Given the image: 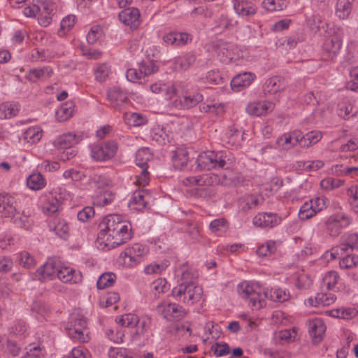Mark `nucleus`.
I'll return each instance as SVG.
<instances>
[{
    "label": "nucleus",
    "mask_w": 358,
    "mask_h": 358,
    "mask_svg": "<svg viewBox=\"0 0 358 358\" xmlns=\"http://www.w3.org/2000/svg\"><path fill=\"white\" fill-rule=\"evenodd\" d=\"M99 244L108 250L129 241L132 237L131 224L120 215H108L99 224Z\"/></svg>",
    "instance_id": "obj_1"
},
{
    "label": "nucleus",
    "mask_w": 358,
    "mask_h": 358,
    "mask_svg": "<svg viewBox=\"0 0 358 358\" xmlns=\"http://www.w3.org/2000/svg\"><path fill=\"white\" fill-rule=\"evenodd\" d=\"M312 21L308 20V25L312 30L315 31L324 30L327 34L322 45V50L327 55H323V59L324 60L333 59L339 52L342 45V29L327 24L318 15H314Z\"/></svg>",
    "instance_id": "obj_2"
},
{
    "label": "nucleus",
    "mask_w": 358,
    "mask_h": 358,
    "mask_svg": "<svg viewBox=\"0 0 358 358\" xmlns=\"http://www.w3.org/2000/svg\"><path fill=\"white\" fill-rule=\"evenodd\" d=\"M214 51L217 58L224 64L243 66L249 61L248 50H242L231 43L217 41L214 45Z\"/></svg>",
    "instance_id": "obj_3"
},
{
    "label": "nucleus",
    "mask_w": 358,
    "mask_h": 358,
    "mask_svg": "<svg viewBox=\"0 0 358 358\" xmlns=\"http://www.w3.org/2000/svg\"><path fill=\"white\" fill-rule=\"evenodd\" d=\"M238 293L252 308L259 309L262 307L268 292L258 283L243 282L238 286Z\"/></svg>",
    "instance_id": "obj_4"
},
{
    "label": "nucleus",
    "mask_w": 358,
    "mask_h": 358,
    "mask_svg": "<svg viewBox=\"0 0 358 358\" xmlns=\"http://www.w3.org/2000/svg\"><path fill=\"white\" fill-rule=\"evenodd\" d=\"M172 295L183 303H196L200 301L203 295V289L194 282H182L175 287L172 290Z\"/></svg>",
    "instance_id": "obj_5"
},
{
    "label": "nucleus",
    "mask_w": 358,
    "mask_h": 358,
    "mask_svg": "<svg viewBox=\"0 0 358 358\" xmlns=\"http://www.w3.org/2000/svg\"><path fill=\"white\" fill-rule=\"evenodd\" d=\"M148 251L139 243H135L132 246L127 248L122 254L124 264L128 266H135L144 261Z\"/></svg>",
    "instance_id": "obj_6"
},
{
    "label": "nucleus",
    "mask_w": 358,
    "mask_h": 358,
    "mask_svg": "<svg viewBox=\"0 0 358 358\" xmlns=\"http://www.w3.org/2000/svg\"><path fill=\"white\" fill-rule=\"evenodd\" d=\"M118 145L115 141H107L93 146L91 155L96 161H107L115 157Z\"/></svg>",
    "instance_id": "obj_7"
},
{
    "label": "nucleus",
    "mask_w": 358,
    "mask_h": 358,
    "mask_svg": "<svg viewBox=\"0 0 358 358\" xmlns=\"http://www.w3.org/2000/svg\"><path fill=\"white\" fill-rule=\"evenodd\" d=\"M350 223V220L345 214L339 213L330 215L325 221V227L327 233L331 236H338L342 231V229L348 227Z\"/></svg>",
    "instance_id": "obj_8"
},
{
    "label": "nucleus",
    "mask_w": 358,
    "mask_h": 358,
    "mask_svg": "<svg viewBox=\"0 0 358 358\" xmlns=\"http://www.w3.org/2000/svg\"><path fill=\"white\" fill-rule=\"evenodd\" d=\"M197 167L200 170H210L213 168H223L226 164L224 159L218 158L213 151L201 152L196 159Z\"/></svg>",
    "instance_id": "obj_9"
},
{
    "label": "nucleus",
    "mask_w": 358,
    "mask_h": 358,
    "mask_svg": "<svg viewBox=\"0 0 358 358\" xmlns=\"http://www.w3.org/2000/svg\"><path fill=\"white\" fill-rule=\"evenodd\" d=\"M118 17L122 24L131 29H136L140 24V13L135 8H129L122 10Z\"/></svg>",
    "instance_id": "obj_10"
},
{
    "label": "nucleus",
    "mask_w": 358,
    "mask_h": 358,
    "mask_svg": "<svg viewBox=\"0 0 358 358\" xmlns=\"http://www.w3.org/2000/svg\"><path fill=\"white\" fill-rule=\"evenodd\" d=\"M255 73L250 71H244L236 75L231 80V87L232 90L245 89L250 87L252 83L256 80Z\"/></svg>",
    "instance_id": "obj_11"
},
{
    "label": "nucleus",
    "mask_w": 358,
    "mask_h": 358,
    "mask_svg": "<svg viewBox=\"0 0 358 358\" xmlns=\"http://www.w3.org/2000/svg\"><path fill=\"white\" fill-rule=\"evenodd\" d=\"M256 0H233L236 14L241 17L254 15L257 12Z\"/></svg>",
    "instance_id": "obj_12"
},
{
    "label": "nucleus",
    "mask_w": 358,
    "mask_h": 358,
    "mask_svg": "<svg viewBox=\"0 0 358 358\" xmlns=\"http://www.w3.org/2000/svg\"><path fill=\"white\" fill-rule=\"evenodd\" d=\"M57 276L64 283L78 284L83 280V275L80 271L67 266L59 267Z\"/></svg>",
    "instance_id": "obj_13"
},
{
    "label": "nucleus",
    "mask_w": 358,
    "mask_h": 358,
    "mask_svg": "<svg viewBox=\"0 0 358 358\" xmlns=\"http://www.w3.org/2000/svg\"><path fill=\"white\" fill-rule=\"evenodd\" d=\"M212 183L215 182L224 186L237 185L240 180L236 173L231 169L222 171L219 175L214 174L210 177Z\"/></svg>",
    "instance_id": "obj_14"
},
{
    "label": "nucleus",
    "mask_w": 358,
    "mask_h": 358,
    "mask_svg": "<svg viewBox=\"0 0 358 358\" xmlns=\"http://www.w3.org/2000/svg\"><path fill=\"white\" fill-rule=\"evenodd\" d=\"M308 331L313 338V342L320 343L327 329L324 322L320 318H315L308 322Z\"/></svg>",
    "instance_id": "obj_15"
},
{
    "label": "nucleus",
    "mask_w": 358,
    "mask_h": 358,
    "mask_svg": "<svg viewBox=\"0 0 358 358\" xmlns=\"http://www.w3.org/2000/svg\"><path fill=\"white\" fill-rule=\"evenodd\" d=\"M280 219L276 214L272 213H259L253 218V224L255 226L266 228L273 227L279 224Z\"/></svg>",
    "instance_id": "obj_16"
},
{
    "label": "nucleus",
    "mask_w": 358,
    "mask_h": 358,
    "mask_svg": "<svg viewBox=\"0 0 358 358\" xmlns=\"http://www.w3.org/2000/svg\"><path fill=\"white\" fill-rule=\"evenodd\" d=\"M50 227L61 238H66L69 231V226L62 214L52 217Z\"/></svg>",
    "instance_id": "obj_17"
},
{
    "label": "nucleus",
    "mask_w": 358,
    "mask_h": 358,
    "mask_svg": "<svg viewBox=\"0 0 358 358\" xmlns=\"http://www.w3.org/2000/svg\"><path fill=\"white\" fill-rule=\"evenodd\" d=\"M301 131H294L280 136L276 143L283 150H290L297 143L300 145Z\"/></svg>",
    "instance_id": "obj_18"
},
{
    "label": "nucleus",
    "mask_w": 358,
    "mask_h": 358,
    "mask_svg": "<svg viewBox=\"0 0 358 358\" xmlns=\"http://www.w3.org/2000/svg\"><path fill=\"white\" fill-rule=\"evenodd\" d=\"M52 73L53 71L50 66L31 69L27 73L26 78L32 83L44 81L51 77Z\"/></svg>",
    "instance_id": "obj_19"
},
{
    "label": "nucleus",
    "mask_w": 358,
    "mask_h": 358,
    "mask_svg": "<svg viewBox=\"0 0 358 358\" xmlns=\"http://www.w3.org/2000/svg\"><path fill=\"white\" fill-rule=\"evenodd\" d=\"M164 317L169 321L182 320L186 315L185 310L176 303L166 305L162 310Z\"/></svg>",
    "instance_id": "obj_20"
},
{
    "label": "nucleus",
    "mask_w": 358,
    "mask_h": 358,
    "mask_svg": "<svg viewBox=\"0 0 358 358\" xmlns=\"http://www.w3.org/2000/svg\"><path fill=\"white\" fill-rule=\"evenodd\" d=\"M59 266L57 265V262L53 259L48 260L41 267L38 268L36 272V276L39 280H43L51 278L55 274L57 275V271Z\"/></svg>",
    "instance_id": "obj_21"
},
{
    "label": "nucleus",
    "mask_w": 358,
    "mask_h": 358,
    "mask_svg": "<svg viewBox=\"0 0 358 358\" xmlns=\"http://www.w3.org/2000/svg\"><path fill=\"white\" fill-rule=\"evenodd\" d=\"M191 40V36L187 33L170 32L163 37V41L167 45L180 46L187 43Z\"/></svg>",
    "instance_id": "obj_22"
},
{
    "label": "nucleus",
    "mask_w": 358,
    "mask_h": 358,
    "mask_svg": "<svg viewBox=\"0 0 358 358\" xmlns=\"http://www.w3.org/2000/svg\"><path fill=\"white\" fill-rule=\"evenodd\" d=\"M87 321L84 317L80 316L75 318L73 328L69 329V334L81 343L87 342L83 331L85 329Z\"/></svg>",
    "instance_id": "obj_23"
},
{
    "label": "nucleus",
    "mask_w": 358,
    "mask_h": 358,
    "mask_svg": "<svg viewBox=\"0 0 358 358\" xmlns=\"http://www.w3.org/2000/svg\"><path fill=\"white\" fill-rule=\"evenodd\" d=\"M273 108L274 104L271 102L258 101L250 103L247 107V112L251 115L260 116L266 115Z\"/></svg>",
    "instance_id": "obj_24"
},
{
    "label": "nucleus",
    "mask_w": 358,
    "mask_h": 358,
    "mask_svg": "<svg viewBox=\"0 0 358 358\" xmlns=\"http://www.w3.org/2000/svg\"><path fill=\"white\" fill-rule=\"evenodd\" d=\"M189 153L185 148H178L172 157L173 166L176 169L181 170L187 166Z\"/></svg>",
    "instance_id": "obj_25"
},
{
    "label": "nucleus",
    "mask_w": 358,
    "mask_h": 358,
    "mask_svg": "<svg viewBox=\"0 0 358 358\" xmlns=\"http://www.w3.org/2000/svg\"><path fill=\"white\" fill-rule=\"evenodd\" d=\"M14 199L8 195H0V215L3 217L13 215L15 212Z\"/></svg>",
    "instance_id": "obj_26"
},
{
    "label": "nucleus",
    "mask_w": 358,
    "mask_h": 358,
    "mask_svg": "<svg viewBox=\"0 0 358 358\" xmlns=\"http://www.w3.org/2000/svg\"><path fill=\"white\" fill-rule=\"evenodd\" d=\"M336 300V297L331 293H318L315 299H309L308 301L313 306H329L333 304Z\"/></svg>",
    "instance_id": "obj_27"
},
{
    "label": "nucleus",
    "mask_w": 358,
    "mask_h": 358,
    "mask_svg": "<svg viewBox=\"0 0 358 358\" xmlns=\"http://www.w3.org/2000/svg\"><path fill=\"white\" fill-rule=\"evenodd\" d=\"M20 111L17 103L5 102L0 104V119H9L15 117Z\"/></svg>",
    "instance_id": "obj_28"
},
{
    "label": "nucleus",
    "mask_w": 358,
    "mask_h": 358,
    "mask_svg": "<svg viewBox=\"0 0 358 358\" xmlns=\"http://www.w3.org/2000/svg\"><path fill=\"white\" fill-rule=\"evenodd\" d=\"M355 0H337L336 15L340 19H346L350 14Z\"/></svg>",
    "instance_id": "obj_29"
},
{
    "label": "nucleus",
    "mask_w": 358,
    "mask_h": 358,
    "mask_svg": "<svg viewBox=\"0 0 358 358\" xmlns=\"http://www.w3.org/2000/svg\"><path fill=\"white\" fill-rule=\"evenodd\" d=\"M322 138V133L319 131H312L303 135L301 132L300 146L310 147L317 143Z\"/></svg>",
    "instance_id": "obj_30"
},
{
    "label": "nucleus",
    "mask_w": 358,
    "mask_h": 358,
    "mask_svg": "<svg viewBox=\"0 0 358 358\" xmlns=\"http://www.w3.org/2000/svg\"><path fill=\"white\" fill-rule=\"evenodd\" d=\"M27 187L33 190H39L43 189L46 182L43 176L40 173H32L27 180Z\"/></svg>",
    "instance_id": "obj_31"
},
{
    "label": "nucleus",
    "mask_w": 358,
    "mask_h": 358,
    "mask_svg": "<svg viewBox=\"0 0 358 358\" xmlns=\"http://www.w3.org/2000/svg\"><path fill=\"white\" fill-rule=\"evenodd\" d=\"M145 193L144 190L135 191L129 202V206L138 210L144 208L148 203V201L145 199Z\"/></svg>",
    "instance_id": "obj_32"
},
{
    "label": "nucleus",
    "mask_w": 358,
    "mask_h": 358,
    "mask_svg": "<svg viewBox=\"0 0 358 358\" xmlns=\"http://www.w3.org/2000/svg\"><path fill=\"white\" fill-rule=\"evenodd\" d=\"M74 104L72 101L63 103L56 112V117L60 122L69 120L73 113Z\"/></svg>",
    "instance_id": "obj_33"
},
{
    "label": "nucleus",
    "mask_w": 358,
    "mask_h": 358,
    "mask_svg": "<svg viewBox=\"0 0 358 358\" xmlns=\"http://www.w3.org/2000/svg\"><path fill=\"white\" fill-rule=\"evenodd\" d=\"M177 86L173 85L172 77L170 74L166 73L162 78L151 85V90H176Z\"/></svg>",
    "instance_id": "obj_34"
},
{
    "label": "nucleus",
    "mask_w": 358,
    "mask_h": 358,
    "mask_svg": "<svg viewBox=\"0 0 358 358\" xmlns=\"http://www.w3.org/2000/svg\"><path fill=\"white\" fill-rule=\"evenodd\" d=\"M110 73L111 66L107 63L99 64L94 71L95 80L99 83L105 82Z\"/></svg>",
    "instance_id": "obj_35"
},
{
    "label": "nucleus",
    "mask_w": 358,
    "mask_h": 358,
    "mask_svg": "<svg viewBox=\"0 0 358 358\" xmlns=\"http://www.w3.org/2000/svg\"><path fill=\"white\" fill-rule=\"evenodd\" d=\"M106 96L110 103L114 106H120L128 100L124 91H107Z\"/></svg>",
    "instance_id": "obj_36"
},
{
    "label": "nucleus",
    "mask_w": 358,
    "mask_h": 358,
    "mask_svg": "<svg viewBox=\"0 0 358 358\" xmlns=\"http://www.w3.org/2000/svg\"><path fill=\"white\" fill-rule=\"evenodd\" d=\"M76 22V17L74 15H68L64 17L60 23V28L58 30V35L59 36H64L66 35L74 27Z\"/></svg>",
    "instance_id": "obj_37"
},
{
    "label": "nucleus",
    "mask_w": 358,
    "mask_h": 358,
    "mask_svg": "<svg viewBox=\"0 0 358 358\" xmlns=\"http://www.w3.org/2000/svg\"><path fill=\"white\" fill-rule=\"evenodd\" d=\"M288 3V0H264L262 6L265 10L273 12L283 10L287 6Z\"/></svg>",
    "instance_id": "obj_38"
},
{
    "label": "nucleus",
    "mask_w": 358,
    "mask_h": 358,
    "mask_svg": "<svg viewBox=\"0 0 358 358\" xmlns=\"http://www.w3.org/2000/svg\"><path fill=\"white\" fill-rule=\"evenodd\" d=\"M152 157V153L147 148L139 149L136 154V163L140 168H148V162Z\"/></svg>",
    "instance_id": "obj_39"
},
{
    "label": "nucleus",
    "mask_w": 358,
    "mask_h": 358,
    "mask_svg": "<svg viewBox=\"0 0 358 358\" xmlns=\"http://www.w3.org/2000/svg\"><path fill=\"white\" fill-rule=\"evenodd\" d=\"M77 143L76 136L69 133L59 136L55 142V146L59 149H66L72 147Z\"/></svg>",
    "instance_id": "obj_40"
},
{
    "label": "nucleus",
    "mask_w": 358,
    "mask_h": 358,
    "mask_svg": "<svg viewBox=\"0 0 358 358\" xmlns=\"http://www.w3.org/2000/svg\"><path fill=\"white\" fill-rule=\"evenodd\" d=\"M43 136V130L38 127H31L28 128L24 134V140L31 144L38 142Z\"/></svg>",
    "instance_id": "obj_41"
},
{
    "label": "nucleus",
    "mask_w": 358,
    "mask_h": 358,
    "mask_svg": "<svg viewBox=\"0 0 358 358\" xmlns=\"http://www.w3.org/2000/svg\"><path fill=\"white\" fill-rule=\"evenodd\" d=\"M114 198V193L109 190H104L94 196V203L99 206H104L112 203Z\"/></svg>",
    "instance_id": "obj_42"
},
{
    "label": "nucleus",
    "mask_w": 358,
    "mask_h": 358,
    "mask_svg": "<svg viewBox=\"0 0 358 358\" xmlns=\"http://www.w3.org/2000/svg\"><path fill=\"white\" fill-rule=\"evenodd\" d=\"M124 120L127 124L133 127H140L148 122V119L138 113H126L124 115Z\"/></svg>",
    "instance_id": "obj_43"
},
{
    "label": "nucleus",
    "mask_w": 358,
    "mask_h": 358,
    "mask_svg": "<svg viewBox=\"0 0 358 358\" xmlns=\"http://www.w3.org/2000/svg\"><path fill=\"white\" fill-rule=\"evenodd\" d=\"M195 57L193 55H185L178 57L174 59L176 69L186 70L189 69L194 62Z\"/></svg>",
    "instance_id": "obj_44"
},
{
    "label": "nucleus",
    "mask_w": 358,
    "mask_h": 358,
    "mask_svg": "<svg viewBox=\"0 0 358 358\" xmlns=\"http://www.w3.org/2000/svg\"><path fill=\"white\" fill-rule=\"evenodd\" d=\"M59 206V201L55 198H52L51 200H48L43 203L42 209L44 213L48 215H52L54 217L56 215L61 214Z\"/></svg>",
    "instance_id": "obj_45"
},
{
    "label": "nucleus",
    "mask_w": 358,
    "mask_h": 358,
    "mask_svg": "<svg viewBox=\"0 0 358 358\" xmlns=\"http://www.w3.org/2000/svg\"><path fill=\"white\" fill-rule=\"evenodd\" d=\"M268 297H269L272 301L283 303L285 301H287L289 299L290 295L289 293L287 292L285 289L280 287L271 288L269 296L268 295Z\"/></svg>",
    "instance_id": "obj_46"
},
{
    "label": "nucleus",
    "mask_w": 358,
    "mask_h": 358,
    "mask_svg": "<svg viewBox=\"0 0 358 358\" xmlns=\"http://www.w3.org/2000/svg\"><path fill=\"white\" fill-rule=\"evenodd\" d=\"M116 275L113 273H103L99 278L96 286L99 289L112 286L116 280Z\"/></svg>",
    "instance_id": "obj_47"
},
{
    "label": "nucleus",
    "mask_w": 358,
    "mask_h": 358,
    "mask_svg": "<svg viewBox=\"0 0 358 358\" xmlns=\"http://www.w3.org/2000/svg\"><path fill=\"white\" fill-rule=\"evenodd\" d=\"M103 35V27L100 25H93L89 30L86 38L89 43L94 44Z\"/></svg>",
    "instance_id": "obj_48"
},
{
    "label": "nucleus",
    "mask_w": 358,
    "mask_h": 358,
    "mask_svg": "<svg viewBox=\"0 0 358 358\" xmlns=\"http://www.w3.org/2000/svg\"><path fill=\"white\" fill-rule=\"evenodd\" d=\"M329 315L334 317H338L342 319H349L353 317V315L355 314V309L352 308H336L333 309L329 311L326 312Z\"/></svg>",
    "instance_id": "obj_49"
},
{
    "label": "nucleus",
    "mask_w": 358,
    "mask_h": 358,
    "mask_svg": "<svg viewBox=\"0 0 358 358\" xmlns=\"http://www.w3.org/2000/svg\"><path fill=\"white\" fill-rule=\"evenodd\" d=\"M340 279V275L335 271L327 272L322 279V283L328 289H331L337 284Z\"/></svg>",
    "instance_id": "obj_50"
},
{
    "label": "nucleus",
    "mask_w": 358,
    "mask_h": 358,
    "mask_svg": "<svg viewBox=\"0 0 358 358\" xmlns=\"http://www.w3.org/2000/svg\"><path fill=\"white\" fill-rule=\"evenodd\" d=\"M117 322L122 327H134L139 322V318L134 314H124L118 318Z\"/></svg>",
    "instance_id": "obj_51"
},
{
    "label": "nucleus",
    "mask_w": 358,
    "mask_h": 358,
    "mask_svg": "<svg viewBox=\"0 0 358 358\" xmlns=\"http://www.w3.org/2000/svg\"><path fill=\"white\" fill-rule=\"evenodd\" d=\"M202 99L203 96L201 94L196 92L192 95L185 96L183 97V100L180 101V102L184 108L189 109L198 104L200 101H201Z\"/></svg>",
    "instance_id": "obj_52"
},
{
    "label": "nucleus",
    "mask_w": 358,
    "mask_h": 358,
    "mask_svg": "<svg viewBox=\"0 0 358 358\" xmlns=\"http://www.w3.org/2000/svg\"><path fill=\"white\" fill-rule=\"evenodd\" d=\"M315 215V210L313 208V201L304 203L300 208L299 217L301 220H305L311 218Z\"/></svg>",
    "instance_id": "obj_53"
},
{
    "label": "nucleus",
    "mask_w": 358,
    "mask_h": 358,
    "mask_svg": "<svg viewBox=\"0 0 358 358\" xmlns=\"http://www.w3.org/2000/svg\"><path fill=\"white\" fill-rule=\"evenodd\" d=\"M139 70L143 76H148L158 71V66L154 60L149 59L139 64Z\"/></svg>",
    "instance_id": "obj_54"
},
{
    "label": "nucleus",
    "mask_w": 358,
    "mask_h": 358,
    "mask_svg": "<svg viewBox=\"0 0 358 358\" xmlns=\"http://www.w3.org/2000/svg\"><path fill=\"white\" fill-rule=\"evenodd\" d=\"M348 248L358 249V234L356 233L349 234L341 245V249L343 251Z\"/></svg>",
    "instance_id": "obj_55"
},
{
    "label": "nucleus",
    "mask_w": 358,
    "mask_h": 358,
    "mask_svg": "<svg viewBox=\"0 0 358 358\" xmlns=\"http://www.w3.org/2000/svg\"><path fill=\"white\" fill-rule=\"evenodd\" d=\"M343 184V181L334 178H327L321 180L320 187L323 189L329 190L339 187Z\"/></svg>",
    "instance_id": "obj_56"
},
{
    "label": "nucleus",
    "mask_w": 358,
    "mask_h": 358,
    "mask_svg": "<svg viewBox=\"0 0 358 358\" xmlns=\"http://www.w3.org/2000/svg\"><path fill=\"white\" fill-rule=\"evenodd\" d=\"M79 50L83 56L90 59H99L102 56L100 50L88 48L83 45L79 46Z\"/></svg>",
    "instance_id": "obj_57"
},
{
    "label": "nucleus",
    "mask_w": 358,
    "mask_h": 358,
    "mask_svg": "<svg viewBox=\"0 0 358 358\" xmlns=\"http://www.w3.org/2000/svg\"><path fill=\"white\" fill-rule=\"evenodd\" d=\"M350 80L346 85V90H358V66L352 67L349 73Z\"/></svg>",
    "instance_id": "obj_58"
},
{
    "label": "nucleus",
    "mask_w": 358,
    "mask_h": 358,
    "mask_svg": "<svg viewBox=\"0 0 358 358\" xmlns=\"http://www.w3.org/2000/svg\"><path fill=\"white\" fill-rule=\"evenodd\" d=\"M210 350L217 357H222L228 355L230 352V348L228 344L223 343H215L210 348Z\"/></svg>",
    "instance_id": "obj_59"
},
{
    "label": "nucleus",
    "mask_w": 358,
    "mask_h": 358,
    "mask_svg": "<svg viewBox=\"0 0 358 358\" xmlns=\"http://www.w3.org/2000/svg\"><path fill=\"white\" fill-rule=\"evenodd\" d=\"M187 227V233L192 239L197 240L201 237V229L197 222L188 221Z\"/></svg>",
    "instance_id": "obj_60"
},
{
    "label": "nucleus",
    "mask_w": 358,
    "mask_h": 358,
    "mask_svg": "<svg viewBox=\"0 0 358 358\" xmlns=\"http://www.w3.org/2000/svg\"><path fill=\"white\" fill-rule=\"evenodd\" d=\"M275 251V244L274 242H267L266 245L259 246L257 250L259 256L265 257L273 254Z\"/></svg>",
    "instance_id": "obj_61"
},
{
    "label": "nucleus",
    "mask_w": 358,
    "mask_h": 358,
    "mask_svg": "<svg viewBox=\"0 0 358 358\" xmlns=\"http://www.w3.org/2000/svg\"><path fill=\"white\" fill-rule=\"evenodd\" d=\"M20 264L24 268H31L35 266V259L27 252H22L20 255Z\"/></svg>",
    "instance_id": "obj_62"
},
{
    "label": "nucleus",
    "mask_w": 358,
    "mask_h": 358,
    "mask_svg": "<svg viewBox=\"0 0 358 358\" xmlns=\"http://www.w3.org/2000/svg\"><path fill=\"white\" fill-rule=\"evenodd\" d=\"M338 115L344 119H348L350 115L352 113L353 107L350 103L341 102L338 104Z\"/></svg>",
    "instance_id": "obj_63"
},
{
    "label": "nucleus",
    "mask_w": 358,
    "mask_h": 358,
    "mask_svg": "<svg viewBox=\"0 0 358 358\" xmlns=\"http://www.w3.org/2000/svg\"><path fill=\"white\" fill-rule=\"evenodd\" d=\"M357 263V255H347L340 261L339 265L343 268H350L355 266Z\"/></svg>",
    "instance_id": "obj_64"
}]
</instances>
